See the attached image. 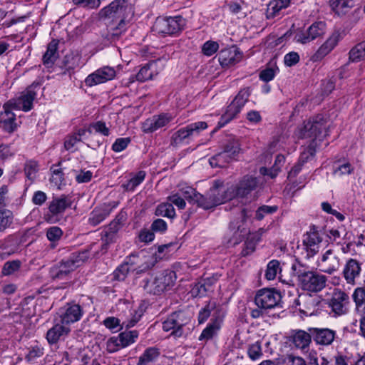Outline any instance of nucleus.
I'll return each instance as SVG.
<instances>
[{
  "label": "nucleus",
  "instance_id": "nucleus-13",
  "mask_svg": "<svg viewBox=\"0 0 365 365\" xmlns=\"http://www.w3.org/2000/svg\"><path fill=\"white\" fill-rule=\"evenodd\" d=\"M37 87H39L38 83H33L22 92L19 98L14 99V102L11 101L13 108L25 112L31 110L33 108V102L36 97Z\"/></svg>",
  "mask_w": 365,
  "mask_h": 365
},
{
  "label": "nucleus",
  "instance_id": "nucleus-27",
  "mask_svg": "<svg viewBox=\"0 0 365 365\" xmlns=\"http://www.w3.org/2000/svg\"><path fill=\"white\" fill-rule=\"evenodd\" d=\"M291 337L294 346L297 349L304 350L309 347L312 339V334L311 331L297 330Z\"/></svg>",
  "mask_w": 365,
  "mask_h": 365
},
{
  "label": "nucleus",
  "instance_id": "nucleus-18",
  "mask_svg": "<svg viewBox=\"0 0 365 365\" xmlns=\"http://www.w3.org/2000/svg\"><path fill=\"white\" fill-rule=\"evenodd\" d=\"M173 119V115L169 113H161L160 115H153L152 118H148L143 123L142 130L145 133H153L167 125Z\"/></svg>",
  "mask_w": 365,
  "mask_h": 365
},
{
  "label": "nucleus",
  "instance_id": "nucleus-36",
  "mask_svg": "<svg viewBox=\"0 0 365 365\" xmlns=\"http://www.w3.org/2000/svg\"><path fill=\"white\" fill-rule=\"evenodd\" d=\"M58 43L52 41L48 43L47 50L43 56V64L47 67H51L58 58Z\"/></svg>",
  "mask_w": 365,
  "mask_h": 365
},
{
  "label": "nucleus",
  "instance_id": "nucleus-28",
  "mask_svg": "<svg viewBox=\"0 0 365 365\" xmlns=\"http://www.w3.org/2000/svg\"><path fill=\"white\" fill-rule=\"evenodd\" d=\"M224 317V313H222L221 316H215L214 319H212V322L208 324L207 327L202 331L199 339H210L215 335L217 331L220 329L221 323L222 322V318Z\"/></svg>",
  "mask_w": 365,
  "mask_h": 365
},
{
  "label": "nucleus",
  "instance_id": "nucleus-32",
  "mask_svg": "<svg viewBox=\"0 0 365 365\" xmlns=\"http://www.w3.org/2000/svg\"><path fill=\"white\" fill-rule=\"evenodd\" d=\"M71 201L66 196H61L58 198L53 199L49 205V211L53 215H58L63 212L66 209L70 207Z\"/></svg>",
  "mask_w": 365,
  "mask_h": 365
},
{
  "label": "nucleus",
  "instance_id": "nucleus-34",
  "mask_svg": "<svg viewBox=\"0 0 365 365\" xmlns=\"http://www.w3.org/2000/svg\"><path fill=\"white\" fill-rule=\"evenodd\" d=\"M135 258H138L140 261H143L142 264H140L138 267V269L140 271H144V270L148 269H150V267H152L153 266V262H153V256L151 255H149L146 252L140 251L136 255H132L130 257V261L131 262V263H133V264L138 263V261L135 260Z\"/></svg>",
  "mask_w": 365,
  "mask_h": 365
},
{
  "label": "nucleus",
  "instance_id": "nucleus-11",
  "mask_svg": "<svg viewBox=\"0 0 365 365\" xmlns=\"http://www.w3.org/2000/svg\"><path fill=\"white\" fill-rule=\"evenodd\" d=\"M341 265L337 252L332 249L326 250L317 260V266L324 273L331 274L336 272Z\"/></svg>",
  "mask_w": 365,
  "mask_h": 365
},
{
  "label": "nucleus",
  "instance_id": "nucleus-38",
  "mask_svg": "<svg viewBox=\"0 0 365 365\" xmlns=\"http://www.w3.org/2000/svg\"><path fill=\"white\" fill-rule=\"evenodd\" d=\"M81 56L78 52H73L67 54L63 61L66 71L71 73L76 68L81 66Z\"/></svg>",
  "mask_w": 365,
  "mask_h": 365
},
{
  "label": "nucleus",
  "instance_id": "nucleus-42",
  "mask_svg": "<svg viewBox=\"0 0 365 365\" xmlns=\"http://www.w3.org/2000/svg\"><path fill=\"white\" fill-rule=\"evenodd\" d=\"M62 230L57 226H52L46 230V237L51 242V247L55 248L63 236Z\"/></svg>",
  "mask_w": 365,
  "mask_h": 365
},
{
  "label": "nucleus",
  "instance_id": "nucleus-3",
  "mask_svg": "<svg viewBox=\"0 0 365 365\" xmlns=\"http://www.w3.org/2000/svg\"><path fill=\"white\" fill-rule=\"evenodd\" d=\"M89 257L88 251L84 250L78 253H73L71 257L63 260L59 264L51 268L50 275L54 279H63L68 274L79 267Z\"/></svg>",
  "mask_w": 365,
  "mask_h": 365
},
{
  "label": "nucleus",
  "instance_id": "nucleus-59",
  "mask_svg": "<svg viewBox=\"0 0 365 365\" xmlns=\"http://www.w3.org/2000/svg\"><path fill=\"white\" fill-rule=\"evenodd\" d=\"M219 48V44L216 41H207L202 45V52L207 56H211L215 53Z\"/></svg>",
  "mask_w": 365,
  "mask_h": 365
},
{
  "label": "nucleus",
  "instance_id": "nucleus-14",
  "mask_svg": "<svg viewBox=\"0 0 365 365\" xmlns=\"http://www.w3.org/2000/svg\"><path fill=\"white\" fill-rule=\"evenodd\" d=\"M325 32L326 24L323 21H317L313 23L307 31L297 33L294 38L297 42L305 44L322 36Z\"/></svg>",
  "mask_w": 365,
  "mask_h": 365
},
{
  "label": "nucleus",
  "instance_id": "nucleus-6",
  "mask_svg": "<svg viewBox=\"0 0 365 365\" xmlns=\"http://www.w3.org/2000/svg\"><path fill=\"white\" fill-rule=\"evenodd\" d=\"M207 128L205 121H197L188 124L176 131L171 138V145L178 146L188 144L191 140L198 136L200 133Z\"/></svg>",
  "mask_w": 365,
  "mask_h": 365
},
{
  "label": "nucleus",
  "instance_id": "nucleus-20",
  "mask_svg": "<svg viewBox=\"0 0 365 365\" xmlns=\"http://www.w3.org/2000/svg\"><path fill=\"white\" fill-rule=\"evenodd\" d=\"M61 322L67 326L71 323L79 321L83 312L79 304H68L63 309L60 311Z\"/></svg>",
  "mask_w": 365,
  "mask_h": 365
},
{
  "label": "nucleus",
  "instance_id": "nucleus-1",
  "mask_svg": "<svg viewBox=\"0 0 365 365\" xmlns=\"http://www.w3.org/2000/svg\"><path fill=\"white\" fill-rule=\"evenodd\" d=\"M133 14L128 0H114L108 6L102 9L99 15L107 25L108 40L113 41L125 31L126 19Z\"/></svg>",
  "mask_w": 365,
  "mask_h": 365
},
{
  "label": "nucleus",
  "instance_id": "nucleus-44",
  "mask_svg": "<svg viewBox=\"0 0 365 365\" xmlns=\"http://www.w3.org/2000/svg\"><path fill=\"white\" fill-rule=\"evenodd\" d=\"M314 153V150L309 148L307 152H304L300 155L299 162L297 165H295L291 170L289 172L288 177H295L302 170V167L304 163L308 160L309 156H312Z\"/></svg>",
  "mask_w": 365,
  "mask_h": 365
},
{
  "label": "nucleus",
  "instance_id": "nucleus-52",
  "mask_svg": "<svg viewBox=\"0 0 365 365\" xmlns=\"http://www.w3.org/2000/svg\"><path fill=\"white\" fill-rule=\"evenodd\" d=\"M233 160L235 159L240 150V144L237 140H230L223 150Z\"/></svg>",
  "mask_w": 365,
  "mask_h": 365
},
{
  "label": "nucleus",
  "instance_id": "nucleus-54",
  "mask_svg": "<svg viewBox=\"0 0 365 365\" xmlns=\"http://www.w3.org/2000/svg\"><path fill=\"white\" fill-rule=\"evenodd\" d=\"M278 210L277 205H262L259 207L256 211V218L258 220H262L266 215H272Z\"/></svg>",
  "mask_w": 365,
  "mask_h": 365
},
{
  "label": "nucleus",
  "instance_id": "nucleus-48",
  "mask_svg": "<svg viewBox=\"0 0 365 365\" xmlns=\"http://www.w3.org/2000/svg\"><path fill=\"white\" fill-rule=\"evenodd\" d=\"M138 336V332L135 330L123 331L118 334L120 341L124 348L134 343Z\"/></svg>",
  "mask_w": 365,
  "mask_h": 365
},
{
  "label": "nucleus",
  "instance_id": "nucleus-23",
  "mask_svg": "<svg viewBox=\"0 0 365 365\" xmlns=\"http://www.w3.org/2000/svg\"><path fill=\"white\" fill-rule=\"evenodd\" d=\"M339 39L340 34L338 31L334 32L312 56V60L313 61L322 60L334 48Z\"/></svg>",
  "mask_w": 365,
  "mask_h": 365
},
{
  "label": "nucleus",
  "instance_id": "nucleus-17",
  "mask_svg": "<svg viewBox=\"0 0 365 365\" xmlns=\"http://www.w3.org/2000/svg\"><path fill=\"white\" fill-rule=\"evenodd\" d=\"M308 331H311L312 339L318 345L329 346L337 338L336 331L329 328L311 327Z\"/></svg>",
  "mask_w": 365,
  "mask_h": 365
},
{
  "label": "nucleus",
  "instance_id": "nucleus-39",
  "mask_svg": "<svg viewBox=\"0 0 365 365\" xmlns=\"http://www.w3.org/2000/svg\"><path fill=\"white\" fill-rule=\"evenodd\" d=\"M241 111L235 103H232L227 106L226 111L221 116L220 121L218 122V125L220 127H222L227 123H228L230 120L235 118Z\"/></svg>",
  "mask_w": 365,
  "mask_h": 365
},
{
  "label": "nucleus",
  "instance_id": "nucleus-16",
  "mask_svg": "<svg viewBox=\"0 0 365 365\" xmlns=\"http://www.w3.org/2000/svg\"><path fill=\"white\" fill-rule=\"evenodd\" d=\"M115 76V71L114 68L103 66L88 75L85 80V83L86 86L91 87L112 80Z\"/></svg>",
  "mask_w": 365,
  "mask_h": 365
},
{
  "label": "nucleus",
  "instance_id": "nucleus-57",
  "mask_svg": "<svg viewBox=\"0 0 365 365\" xmlns=\"http://www.w3.org/2000/svg\"><path fill=\"white\" fill-rule=\"evenodd\" d=\"M123 348H124V346L123 344H121V341H120L118 336L110 337L106 342V350L109 353L115 352Z\"/></svg>",
  "mask_w": 365,
  "mask_h": 365
},
{
  "label": "nucleus",
  "instance_id": "nucleus-21",
  "mask_svg": "<svg viewBox=\"0 0 365 365\" xmlns=\"http://www.w3.org/2000/svg\"><path fill=\"white\" fill-rule=\"evenodd\" d=\"M163 69L162 61L160 59L150 61L143 66L136 74V80L145 81L153 79Z\"/></svg>",
  "mask_w": 365,
  "mask_h": 365
},
{
  "label": "nucleus",
  "instance_id": "nucleus-7",
  "mask_svg": "<svg viewBox=\"0 0 365 365\" xmlns=\"http://www.w3.org/2000/svg\"><path fill=\"white\" fill-rule=\"evenodd\" d=\"M185 19L180 16L174 17H158L153 26L155 33L162 35H175L182 31Z\"/></svg>",
  "mask_w": 365,
  "mask_h": 365
},
{
  "label": "nucleus",
  "instance_id": "nucleus-50",
  "mask_svg": "<svg viewBox=\"0 0 365 365\" xmlns=\"http://www.w3.org/2000/svg\"><path fill=\"white\" fill-rule=\"evenodd\" d=\"M93 131L100 133L103 136H108L110 135V130L108 127H107L106 123L101 120L93 123L89 125V133L92 134Z\"/></svg>",
  "mask_w": 365,
  "mask_h": 365
},
{
  "label": "nucleus",
  "instance_id": "nucleus-45",
  "mask_svg": "<svg viewBox=\"0 0 365 365\" xmlns=\"http://www.w3.org/2000/svg\"><path fill=\"white\" fill-rule=\"evenodd\" d=\"M157 216L173 218L175 216V211L170 202H163L158 205L155 210Z\"/></svg>",
  "mask_w": 365,
  "mask_h": 365
},
{
  "label": "nucleus",
  "instance_id": "nucleus-25",
  "mask_svg": "<svg viewBox=\"0 0 365 365\" xmlns=\"http://www.w3.org/2000/svg\"><path fill=\"white\" fill-rule=\"evenodd\" d=\"M217 57L222 67H229L240 62L242 54L236 48H230L221 50Z\"/></svg>",
  "mask_w": 365,
  "mask_h": 365
},
{
  "label": "nucleus",
  "instance_id": "nucleus-33",
  "mask_svg": "<svg viewBox=\"0 0 365 365\" xmlns=\"http://www.w3.org/2000/svg\"><path fill=\"white\" fill-rule=\"evenodd\" d=\"M160 349L156 347L147 348L139 357L137 365H151L160 356Z\"/></svg>",
  "mask_w": 365,
  "mask_h": 365
},
{
  "label": "nucleus",
  "instance_id": "nucleus-2",
  "mask_svg": "<svg viewBox=\"0 0 365 365\" xmlns=\"http://www.w3.org/2000/svg\"><path fill=\"white\" fill-rule=\"evenodd\" d=\"M176 280L175 272L171 270H163L151 276L149 279H144L143 288L150 294H160L163 292L170 289Z\"/></svg>",
  "mask_w": 365,
  "mask_h": 365
},
{
  "label": "nucleus",
  "instance_id": "nucleus-62",
  "mask_svg": "<svg viewBox=\"0 0 365 365\" xmlns=\"http://www.w3.org/2000/svg\"><path fill=\"white\" fill-rule=\"evenodd\" d=\"M51 171H52V175L50 179L51 182L53 183L56 186L59 187L62 184L63 181L64 180L63 173L61 170V169L55 168L53 167L51 168Z\"/></svg>",
  "mask_w": 365,
  "mask_h": 365
},
{
  "label": "nucleus",
  "instance_id": "nucleus-63",
  "mask_svg": "<svg viewBox=\"0 0 365 365\" xmlns=\"http://www.w3.org/2000/svg\"><path fill=\"white\" fill-rule=\"evenodd\" d=\"M130 143V138H120L115 140L112 145V149L115 152H121L125 150Z\"/></svg>",
  "mask_w": 365,
  "mask_h": 365
},
{
  "label": "nucleus",
  "instance_id": "nucleus-61",
  "mask_svg": "<svg viewBox=\"0 0 365 365\" xmlns=\"http://www.w3.org/2000/svg\"><path fill=\"white\" fill-rule=\"evenodd\" d=\"M336 9L342 13H345L354 5V0H335L334 2Z\"/></svg>",
  "mask_w": 365,
  "mask_h": 365
},
{
  "label": "nucleus",
  "instance_id": "nucleus-37",
  "mask_svg": "<svg viewBox=\"0 0 365 365\" xmlns=\"http://www.w3.org/2000/svg\"><path fill=\"white\" fill-rule=\"evenodd\" d=\"M212 312H213L212 315L215 316L217 314V316H221L222 312L221 308L217 307L216 304L213 302H210L203 309H202L198 314V322L200 324L204 323L207 318L210 316Z\"/></svg>",
  "mask_w": 365,
  "mask_h": 365
},
{
  "label": "nucleus",
  "instance_id": "nucleus-22",
  "mask_svg": "<svg viewBox=\"0 0 365 365\" xmlns=\"http://www.w3.org/2000/svg\"><path fill=\"white\" fill-rule=\"evenodd\" d=\"M322 241L319 232L314 227L304 236L303 244L307 253V257L314 256L319 251V245Z\"/></svg>",
  "mask_w": 365,
  "mask_h": 365
},
{
  "label": "nucleus",
  "instance_id": "nucleus-46",
  "mask_svg": "<svg viewBox=\"0 0 365 365\" xmlns=\"http://www.w3.org/2000/svg\"><path fill=\"white\" fill-rule=\"evenodd\" d=\"M13 213L7 209H0V232H4L13 222Z\"/></svg>",
  "mask_w": 365,
  "mask_h": 365
},
{
  "label": "nucleus",
  "instance_id": "nucleus-30",
  "mask_svg": "<svg viewBox=\"0 0 365 365\" xmlns=\"http://www.w3.org/2000/svg\"><path fill=\"white\" fill-rule=\"evenodd\" d=\"M4 113L1 114V123L6 132L13 133L18 127L16 115L9 110L6 105L4 106Z\"/></svg>",
  "mask_w": 365,
  "mask_h": 365
},
{
  "label": "nucleus",
  "instance_id": "nucleus-60",
  "mask_svg": "<svg viewBox=\"0 0 365 365\" xmlns=\"http://www.w3.org/2000/svg\"><path fill=\"white\" fill-rule=\"evenodd\" d=\"M74 5L88 9H97L101 5L100 0H73Z\"/></svg>",
  "mask_w": 365,
  "mask_h": 365
},
{
  "label": "nucleus",
  "instance_id": "nucleus-55",
  "mask_svg": "<svg viewBox=\"0 0 365 365\" xmlns=\"http://www.w3.org/2000/svg\"><path fill=\"white\" fill-rule=\"evenodd\" d=\"M43 348L41 346L36 345L31 346L26 354L25 358L28 361H35L36 359L43 355Z\"/></svg>",
  "mask_w": 365,
  "mask_h": 365
},
{
  "label": "nucleus",
  "instance_id": "nucleus-19",
  "mask_svg": "<svg viewBox=\"0 0 365 365\" xmlns=\"http://www.w3.org/2000/svg\"><path fill=\"white\" fill-rule=\"evenodd\" d=\"M184 197L190 202L197 204L198 207L205 210H209L216 207L209 192H207L206 195H203L196 192L194 189L188 187L187 190L184 192Z\"/></svg>",
  "mask_w": 365,
  "mask_h": 365
},
{
  "label": "nucleus",
  "instance_id": "nucleus-56",
  "mask_svg": "<svg viewBox=\"0 0 365 365\" xmlns=\"http://www.w3.org/2000/svg\"><path fill=\"white\" fill-rule=\"evenodd\" d=\"M21 266V262L19 260H13L6 262L1 270V273L4 275H10L16 272Z\"/></svg>",
  "mask_w": 365,
  "mask_h": 365
},
{
  "label": "nucleus",
  "instance_id": "nucleus-41",
  "mask_svg": "<svg viewBox=\"0 0 365 365\" xmlns=\"http://www.w3.org/2000/svg\"><path fill=\"white\" fill-rule=\"evenodd\" d=\"M211 284L209 279H204L195 284L191 289L190 293L193 297H202L210 290Z\"/></svg>",
  "mask_w": 365,
  "mask_h": 365
},
{
  "label": "nucleus",
  "instance_id": "nucleus-51",
  "mask_svg": "<svg viewBox=\"0 0 365 365\" xmlns=\"http://www.w3.org/2000/svg\"><path fill=\"white\" fill-rule=\"evenodd\" d=\"M38 170V165L36 161L30 160L26 162L24 172L29 180H34L36 178Z\"/></svg>",
  "mask_w": 365,
  "mask_h": 365
},
{
  "label": "nucleus",
  "instance_id": "nucleus-35",
  "mask_svg": "<svg viewBox=\"0 0 365 365\" xmlns=\"http://www.w3.org/2000/svg\"><path fill=\"white\" fill-rule=\"evenodd\" d=\"M110 212L111 209L106 205L96 208L91 213V216L88 220L90 224L93 226L100 224L110 215Z\"/></svg>",
  "mask_w": 365,
  "mask_h": 365
},
{
  "label": "nucleus",
  "instance_id": "nucleus-31",
  "mask_svg": "<svg viewBox=\"0 0 365 365\" xmlns=\"http://www.w3.org/2000/svg\"><path fill=\"white\" fill-rule=\"evenodd\" d=\"M355 305V311L358 314L365 312V287H358L351 294Z\"/></svg>",
  "mask_w": 365,
  "mask_h": 365
},
{
  "label": "nucleus",
  "instance_id": "nucleus-9",
  "mask_svg": "<svg viewBox=\"0 0 365 365\" xmlns=\"http://www.w3.org/2000/svg\"><path fill=\"white\" fill-rule=\"evenodd\" d=\"M282 296L275 289H261L255 297V303L259 308L266 310L277 307L281 302Z\"/></svg>",
  "mask_w": 365,
  "mask_h": 365
},
{
  "label": "nucleus",
  "instance_id": "nucleus-5",
  "mask_svg": "<svg viewBox=\"0 0 365 365\" xmlns=\"http://www.w3.org/2000/svg\"><path fill=\"white\" fill-rule=\"evenodd\" d=\"M190 320L191 317L187 312H175L163 322L162 328L165 331H171L170 335L174 337H180L184 334V327Z\"/></svg>",
  "mask_w": 365,
  "mask_h": 365
},
{
  "label": "nucleus",
  "instance_id": "nucleus-64",
  "mask_svg": "<svg viewBox=\"0 0 365 365\" xmlns=\"http://www.w3.org/2000/svg\"><path fill=\"white\" fill-rule=\"evenodd\" d=\"M353 168L350 163H346L342 165H338L334 167V174L337 176L350 174Z\"/></svg>",
  "mask_w": 365,
  "mask_h": 365
},
{
  "label": "nucleus",
  "instance_id": "nucleus-40",
  "mask_svg": "<svg viewBox=\"0 0 365 365\" xmlns=\"http://www.w3.org/2000/svg\"><path fill=\"white\" fill-rule=\"evenodd\" d=\"M231 161H232V159L224 150L215 155L209 160L212 168H224Z\"/></svg>",
  "mask_w": 365,
  "mask_h": 365
},
{
  "label": "nucleus",
  "instance_id": "nucleus-26",
  "mask_svg": "<svg viewBox=\"0 0 365 365\" xmlns=\"http://www.w3.org/2000/svg\"><path fill=\"white\" fill-rule=\"evenodd\" d=\"M258 184L257 178L246 175L239 182L235 187L236 197H245L254 190Z\"/></svg>",
  "mask_w": 365,
  "mask_h": 365
},
{
  "label": "nucleus",
  "instance_id": "nucleus-43",
  "mask_svg": "<svg viewBox=\"0 0 365 365\" xmlns=\"http://www.w3.org/2000/svg\"><path fill=\"white\" fill-rule=\"evenodd\" d=\"M145 171L138 172L126 183L123 185V188L127 191H133L145 180Z\"/></svg>",
  "mask_w": 365,
  "mask_h": 365
},
{
  "label": "nucleus",
  "instance_id": "nucleus-49",
  "mask_svg": "<svg viewBox=\"0 0 365 365\" xmlns=\"http://www.w3.org/2000/svg\"><path fill=\"white\" fill-rule=\"evenodd\" d=\"M250 96V91L249 88H242L232 103H235L240 109L242 110Z\"/></svg>",
  "mask_w": 365,
  "mask_h": 365
},
{
  "label": "nucleus",
  "instance_id": "nucleus-4",
  "mask_svg": "<svg viewBox=\"0 0 365 365\" xmlns=\"http://www.w3.org/2000/svg\"><path fill=\"white\" fill-rule=\"evenodd\" d=\"M296 273L299 285L303 290L319 292L326 287L327 277L316 271L299 269Z\"/></svg>",
  "mask_w": 365,
  "mask_h": 365
},
{
  "label": "nucleus",
  "instance_id": "nucleus-8",
  "mask_svg": "<svg viewBox=\"0 0 365 365\" xmlns=\"http://www.w3.org/2000/svg\"><path fill=\"white\" fill-rule=\"evenodd\" d=\"M208 192L216 206L236 197L235 186L222 180H213Z\"/></svg>",
  "mask_w": 365,
  "mask_h": 365
},
{
  "label": "nucleus",
  "instance_id": "nucleus-15",
  "mask_svg": "<svg viewBox=\"0 0 365 365\" xmlns=\"http://www.w3.org/2000/svg\"><path fill=\"white\" fill-rule=\"evenodd\" d=\"M361 263L356 259H348L343 267L342 276L347 284L354 286L361 273Z\"/></svg>",
  "mask_w": 365,
  "mask_h": 365
},
{
  "label": "nucleus",
  "instance_id": "nucleus-24",
  "mask_svg": "<svg viewBox=\"0 0 365 365\" xmlns=\"http://www.w3.org/2000/svg\"><path fill=\"white\" fill-rule=\"evenodd\" d=\"M71 329L65 324L56 323L46 332V340L51 345L57 344L60 340L63 339L70 332Z\"/></svg>",
  "mask_w": 365,
  "mask_h": 365
},
{
  "label": "nucleus",
  "instance_id": "nucleus-29",
  "mask_svg": "<svg viewBox=\"0 0 365 365\" xmlns=\"http://www.w3.org/2000/svg\"><path fill=\"white\" fill-rule=\"evenodd\" d=\"M290 0H272L267 4L266 10V18L273 19L279 14L281 10L289 6Z\"/></svg>",
  "mask_w": 365,
  "mask_h": 365
},
{
  "label": "nucleus",
  "instance_id": "nucleus-58",
  "mask_svg": "<svg viewBox=\"0 0 365 365\" xmlns=\"http://www.w3.org/2000/svg\"><path fill=\"white\" fill-rule=\"evenodd\" d=\"M247 354L252 360H257L262 356V348L258 341L249 346Z\"/></svg>",
  "mask_w": 365,
  "mask_h": 365
},
{
  "label": "nucleus",
  "instance_id": "nucleus-10",
  "mask_svg": "<svg viewBox=\"0 0 365 365\" xmlns=\"http://www.w3.org/2000/svg\"><path fill=\"white\" fill-rule=\"evenodd\" d=\"M327 135V130L323 118L318 115L312 120L307 121L301 130L300 137L303 138H312L313 141Z\"/></svg>",
  "mask_w": 365,
  "mask_h": 365
},
{
  "label": "nucleus",
  "instance_id": "nucleus-53",
  "mask_svg": "<svg viewBox=\"0 0 365 365\" xmlns=\"http://www.w3.org/2000/svg\"><path fill=\"white\" fill-rule=\"evenodd\" d=\"M279 269V262L276 259L271 260L267 266L265 272V277L268 280L275 279Z\"/></svg>",
  "mask_w": 365,
  "mask_h": 365
},
{
  "label": "nucleus",
  "instance_id": "nucleus-12",
  "mask_svg": "<svg viewBox=\"0 0 365 365\" xmlns=\"http://www.w3.org/2000/svg\"><path fill=\"white\" fill-rule=\"evenodd\" d=\"M349 297L344 291L336 289L329 300L328 305L336 316L344 315L349 312Z\"/></svg>",
  "mask_w": 365,
  "mask_h": 365
},
{
  "label": "nucleus",
  "instance_id": "nucleus-47",
  "mask_svg": "<svg viewBox=\"0 0 365 365\" xmlns=\"http://www.w3.org/2000/svg\"><path fill=\"white\" fill-rule=\"evenodd\" d=\"M365 58V41L356 45L349 51V59L353 61H359Z\"/></svg>",
  "mask_w": 365,
  "mask_h": 365
}]
</instances>
